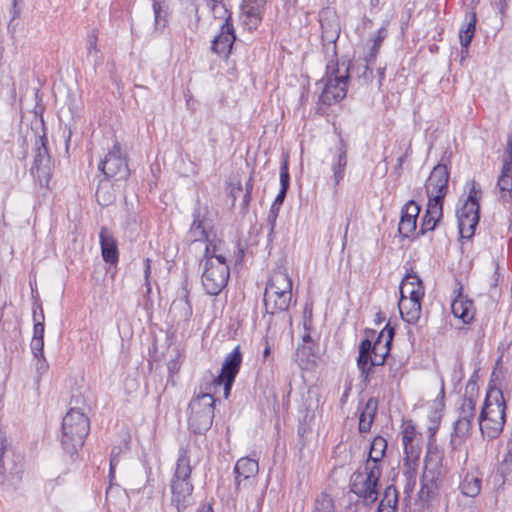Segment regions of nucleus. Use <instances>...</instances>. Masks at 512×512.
<instances>
[{
  "instance_id": "nucleus-64",
  "label": "nucleus",
  "mask_w": 512,
  "mask_h": 512,
  "mask_svg": "<svg viewBox=\"0 0 512 512\" xmlns=\"http://www.w3.org/2000/svg\"><path fill=\"white\" fill-rule=\"evenodd\" d=\"M410 151H411V144H409L405 153L397 159L396 169L400 170L402 168V165H403L404 161L406 160V158L408 157V154L410 153Z\"/></svg>"
},
{
  "instance_id": "nucleus-51",
  "label": "nucleus",
  "mask_w": 512,
  "mask_h": 512,
  "mask_svg": "<svg viewBox=\"0 0 512 512\" xmlns=\"http://www.w3.org/2000/svg\"><path fill=\"white\" fill-rule=\"evenodd\" d=\"M120 447H113L110 455V469H109V478L112 480L114 478L115 468L119 463V456L121 454Z\"/></svg>"
},
{
  "instance_id": "nucleus-11",
  "label": "nucleus",
  "mask_w": 512,
  "mask_h": 512,
  "mask_svg": "<svg viewBox=\"0 0 512 512\" xmlns=\"http://www.w3.org/2000/svg\"><path fill=\"white\" fill-rule=\"evenodd\" d=\"M99 170L105 175V179L114 178L116 181L126 180L130 175L126 157L123 155L120 144L115 143L111 150L99 163Z\"/></svg>"
},
{
  "instance_id": "nucleus-27",
  "label": "nucleus",
  "mask_w": 512,
  "mask_h": 512,
  "mask_svg": "<svg viewBox=\"0 0 512 512\" xmlns=\"http://www.w3.org/2000/svg\"><path fill=\"white\" fill-rule=\"evenodd\" d=\"M378 409V401L376 398L371 397L366 402V405L359 417V432L367 433L370 431Z\"/></svg>"
},
{
  "instance_id": "nucleus-23",
  "label": "nucleus",
  "mask_w": 512,
  "mask_h": 512,
  "mask_svg": "<svg viewBox=\"0 0 512 512\" xmlns=\"http://www.w3.org/2000/svg\"><path fill=\"white\" fill-rule=\"evenodd\" d=\"M476 12L471 10L466 13L464 22L459 31V39L462 49L468 50V47L474 37L475 29H476Z\"/></svg>"
},
{
  "instance_id": "nucleus-4",
  "label": "nucleus",
  "mask_w": 512,
  "mask_h": 512,
  "mask_svg": "<svg viewBox=\"0 0 512 512\" xmlns=\"http://www.w3.org/2000/svg\"><path fill=\"white\" fill-rule=\"evenodd\" d=\"M292 300V279L289 274L278 268L271 273L264 291L266 313L271 315L289 309Z\"/></svg>"
},
{
  "instance_id": "nucleus-2",
  "label": "nucleus",
  "mask_w": 512,
  "mask_h": 512,
  "mask_svg": "<svg viewBox=\"0 0 512 512\" xmlns=\"http://www.w3.org/2000/svg\"><path fill=\"white\" fill-rule=\"evenodd\" d=\"M506 402L500 389L488 391L479 415V428L484 437L497 438L503 430Z\"/></svg>"
},
{
  "instance_id": "nucleus-12",
  "label": "nucleus",
  "mask_w": 512,
  "mask_h": 512,
  "mask_svg": "<svg viewBox=\"0 0 512 512\" xmlns=\"http://www.w3.org/2000/svg\"><path fill=\"white\" fill-rule=\"evenodd\" d=\"M328 73H330L325 87L320 95V101L324 105L335 104L345 98L347 94L348 75L338 76V68L334 66H327Z\"/></svg>"
},
{
  "instance_id": "nucleus-41",
  "label": "nucleus",
  "mask_w": 512,
  "mask_h": 512,
  "mask_svg": "<svg viewBox=\"0 0 512 512\" xmlns=\"http://www.w3.org/2000/svg\"><path fill=\"white\" fill-rule=\"evenodd\" d=\"M34 159L51 160L45 135L36 138Z\"/></svg>"
},
{
  "instance_id": "nucleus-42",
  "label": "nucleus",
  "mask_w": 512,
  "mask_h": 512,
  "mask_svg": "<svg viewBox=\"0 0 512 512\" xmlns=\"http://www.w3.org/2000/svg\"><path fill=\"white\" fill-rule=\"evenodd\" d=\"M416 283L423 284L418 275L414 273H408L401 282L400 297H406L408 291H411V286H416Z\"/></svg>"
},
{
  "instance_id": "nucleus-14",
  "label": "nucleus",
  "mask_w": 512,
  "mask_h": 512,
  "mask_svg": "<svg viewBox=\"0 0 512 512\" xmlns=\"http://www.w3.org/2000/svg\"><path fill=\"white\" fill-rule=\"evenodd\" d=\"M221 19H224V23L221 25L219 34L212 41L211 50L220 56L228 57L236 40V35L231 15Z\"/></svg>"
},
{
  "instance_id": "nucleus-55",
  "label": "nucleus",
  "mask_w": 512,
  "mask_h": 512,
  "mask_svg": "<svg viewBox=\"0 0 512 512\" xmlns=\"http://www.w3.org/2000/svg\"><path fill=\"white\" fill-rule=\"evenodd\" d=\"M30 349L34 357H42L44 355V339L32 338Z\"/></svg>"
},
{
  "instance_id": "nucleus-30",
  "label": "nucleus",
  "mask_w": 512,
  "mask_h": 512,
  "mask_svg": "<svg viewBox=\"0 0 512 512\" xmlns=\"http://www.w3.org/2000/svg\"><path fill=\"white\" fill-rule=\"evenodd\" d=\"M45 315L43 312L42 304L36 300L33 304V337L36 339H44V326Z\"/></svg>"
},
{
  "instance_id": "nucleus-52",
  "label": "nucleus",
  "mask_w": 512,
  "mask_h": 512,
  "mask_svg": "<svg viewBox=\"0 0 512 512\" xmlns=\"http://www.w3.org/2000/svg\"><path fill=\"white\" fill-rule=\"evenodd\" d=\"M416 428L412 422H408L402 431V443L415 441Z\"/></svg>"
},
{
  "instance_id": "nucleus-57",
  "label": "nucleus",
  "mask_w": 512,
  "mask_h": 512,
  "mask_svg": "<svg viewBox=\"0 0 512 512\" xmlns=\"http://www.w3.org/2000/svg\"><path fill=\"white\" fill-rule=\"evenodd\" d=\"M420 210V206L414 200H410L403 206L401 211L406 214H415V218L417 219Z\"/></svg>"
},
{
  "instance_id": "nucleus-40",
  "label": "nucleus",
  "mask_w": 512,
  "mask_h": 512,
  "mask_svg": "<svg viewBox=\"0 0 512 512\" xmlns=\"http://www.w3.org/2000/svg\"><path fill=\"white\" fill-rule=\"evenodd\" d=\"M466 189L469 190L468 197L464 201L466 203H479L482 197V190L475 180H469L466 183Z\"/></svg>"
},
{
  "instance_id": "nucleus-38",
  "label": "nucleus",
  "mask_w": 512,
  "mask_h": 512,
  "mask_svg": "<svg viewBox=\"0 0 512 512\" xmlns=\"http://www.w3.org/2000/svg\"><path fill=\"white\" fill-rule=\"evenodd\" d=\"M397 503L398 492L393 485H390L385 489L383 498L381 499L379 506L389 509H397Z\"/></svg>"
},
{
  "instance_id": "nucleus-32",
  "label": "nucleus",
  "mask_w": 512,
  "mask_h": 512,
  "mask_svg": "<svg viewBox=\"0 0 512 512\" xmlns=\"http://www.w3.org/2000/svg\"><path fill=\"white\" fill-rule=\"evenodd\" d=\"M152 9L154 14V27L155 30H163L167 25V10L164 9L161 0H152Z\"/></svg>"
},
{
  "instance_id": "nucleus-50",
  "label": "nucleus",
  "mask_w": 512,
  "mask_h": 512,
  "mask_svg": "<svg viewBox=\"0 0 512 512\" xmlns=\"http://www.w3.org/2000/svg\"><path fill=\"white\" fill-rule=\"evenodd\" d=\"M374 64L368 63L364 60V63L361 66L357 67V75L359 78H362L366 83L372 81V68Z\"/></svg>"
},
{
  "instance_id": "nucleus-15",
  "label": "nucleus",
  "mask_w": 512,
  "mask_h": 512,
  "mask_svg": "<svg viewBox=\"0 0 512 512\" xmlns=\"http://www.w3.org/2000/svg\"><path fill=\"white\" fill-rule=\"evenodd\" d=\"M259 470L258 462L249 457L240 458L234 467L235 486L237 490L250 483V479L254 478Z\"/></svg>"
},
{
  "instance_id": "nucleus-56",
  "label": "nucleus",
  "mask_w": 512,
  "mask_h": 512,
  "mask_svg": "<svg viewBox=\"0 0 512 512\" xmlns=\"http://www.w3.org/2000/svg\"><path fill=\"white\" fill-rule=\"evenodd\" d=\"M279 210H280V207H275L273 205H271V207H270V210H269V213H268V217H267V222L270 225V233H269L270 235L274 231V228H275V225H276V220H277V217H278V214H279Z\"/></svg>"
},
{
  "instance_id": "nucleus-28",
  "label": "nucleus",
  "mask_w": 512,
  "mask_h": 512,
  "mask_svg": "<svg viewBox=\"0 0 512 512\" xmlns=\"http://www.w3.org/2000/svg\"><path fill=\"white\" fill-rule=\"evenodd\" d=\"M265 0H243L242 11L249 20L250 28H256L261 22V9Z\"/></svg>"
},
{
  "instance_id": "nucleus-47",
  "label": "nucleus",
  "mask_w": 512,
  "mask_h": 512,
  "mask_svg": "<svg viewBox=\"0 0 512 512\" xmlns=\"http://www.w3.org/2000/svg\"><path fill=\"white\" fill-rule=\"evenodd\" d=\"M280 186V188L287 190L290 186L289 164L287 156L283 159L280 166Z\"/></svg>"
},
{
  "instance_id": "nucleus-33",
  "label": "nucleus",
  "mask_w": 512,
  "mask_h": 512,
  "mask_svg": "<svg viewBox=\"0 0 512 512\" xmlns=\"http://www.w3.org/2000/svg\"><path fill=\"white\" fill-rule=\"evenodd\" d=\"M386 37L387 30L384 26H382L380 29H378L375 37L372 39L373 44L371 46L369 53L365 57L366 62L375 64L382 42Z\"/></svg>"
},
{
  "instance_id": "nucleus-45",
  "label": "nucleus",
  "mask_w": 512,
  "mask_h": 512,
  "mask_svg": "<svg viewBox=\"0 0 512 512\" xmlns=\"http://www.w3.org/2000/svg\"><path fill=\"white\" fill-rule=\"evenodd\" d=\"M208 6L214 14V17L222 18L231 15L229 10L223 4V0H208Z\"/></svg>"
},
{
  "instance_id": "nucleus-44",
  "label": "nucleus",
  "mask_w": 512,
  "mask_h": 512,
  "mask_svg": "<svg viewBox=\"0 0 512 512\" xmlns=\"http://www.w3.org/2000/svg\"><path fill=\"white\" fill-rule=\"evenodd\" d=\"M217 246L212 241H207L206 248L204 251L205 263L211 259L220 260L221 262H227L226 257L222 254H217Z\"/></svg>"
},
{
  "instance_id": "nucleus-7",
  "label": "nucleus",
  "mask_w": 512,
  "mask_h": 512,
  "mask_svg": "<svg viewBox=\"0 0 512 512\" xmlns=\"http://www.w3.org/2000/svg\"><path fill=\"white\" fill-rule=\"evenodd\" d=\"M23 466V457L0 432V485L15 488L22 479Z\"/></svg>"
},
{
  "instance_id": "nucleus-53",
  "label": "nucleus",
  "mask_w": 512,
  "mask_h": 512,
  "mask_svg": "<svg viewBox=\"0 0 512 512\" xmlns=\"http://www.w3.org/2000/svg\"><path fill=\"white\" fill-rule=\"evenodd\" d=\"M424 286L423 284H417L416 286H411V291H408L406 295V299H411L415 301L421 302L423 296H424Z\"/></svg>"
},
{
  "instance_id": "nucleus-63",
  "label": "nucleus",
  "mask_w": 512,
  "mask_h": 512,
  "mask_svg": "<svg viewBox=\"0 0 512 512\" xmlns=\"http://www.w3.org/2000/svg\"><path fill=\"white\" fill-rule=\"evenodd\" d=\"M22 0H12V8H11V14L12 19L17 18L20 15L21 9L19 7V3H21Z\"/></svg>"
},
{
  "instance_id": "nucleus-62",
  "label": "nucleus",
  "mask_w": 512,
  "mask_h": 512,
  "mask_svg": "<svg viewBox=\"0 0 512 512\" xmlns=\"http://www.w3.org/2000/svg\"><path fill=\"white\" fill-rule=\"evenodd\" d=\"M405 476L408 481L405 487V492L408 493L409 491H412L413 486L415 485V476L410 471H407Z\"/></svg>"
},
{
  "instance_id": "nucleus-10",
  "label": "nucleus",
  "mask_w": 512,
  "mask_h": 512,
  "mask_svg": "<svg viewBox=\"0 0 512 512\" xmlns=\"http://www.w3.org/2000/svg\"><path fill=\"white\" fill-rule=\"evenodd\" d=\"M230 269L227 262L211 259L204 265L202 285L207 294L216 296L227 285Z\"/></svg>"
},
{
  "instance_id": "nucleus-34",
  "label": "nucleus",
  "mask_w": 512,
  "mask_h": 512,
  "mask_svg": "<svg viewBox=\"0 0 512 512\" xmlns=\"http://www.w3.org/2000/svg\"><path fill=\"white\" fill-rule=\"evenodd\" d=\"M417 219L415 214H406L401 211V219L398 226V232L403 237H409L416 230Z\"/></svg>"
},
{
  "instance_id": "nucleus-22",
  "label": "nucleus",
  "mask_w": 512,
  "mask_h": 512,
  "mask_svg": "<svg viewBox=\"0 0 512 512\" xmlns=\"http://www.w3.org/2000/svg\"><path fill=\"white\" fill-rule=\"evenodd\" d=\"M189 236L193 242L208 241L209 239L205 218L200 208H195L193 211V222L189 229Z\"/></svg>"
},
{
  "instance_id": "nucleus-18",
  "label": "nucleus",
  "mask_w": 512,
  "mask_h": 512,
  "mask_svg": "<svg viewBox=\"0 0 512 512\" xmlns=\"http://www.w3.org/2000/svg\"><path fill=\"white\" fill-rule=\"evenodd\" d=\"M443 216V203L438 200H428L427 208L422 219L420 234L433 231Z\"/></svg>"
},
{
  "instance_id": "nucleus-59",
  "label": "nucleus",
  "mask_w": 512,
  "mask_h": 512,
  "mask_svg": "<svg viewBox=\"0 0 512 512\" xmlns=\"http://www.w3.org/2000/svg\"><path fill=\"white\" fill-rule=\"evenodd\" d=\"M453 370L454 371H453L452 381H454L455 383H460L464 377V373H463L462 363L459 360H457L454 363Z\"/></svg>"
},
{
  "instance_id": "nucleus-26",
  "label": "nucleus",
  "mask_w": 512,
  "mask_h": 512,
  "mask_svg": "<svg viewBox=\"0 0 512 512\" xmlns=\"http://www.w3.org/2000/svg\"><path fill=\"white\" fill-rule=\"evenodd\" d=\"M387 450V441L382 436H376L370 445L368 458L365 465H376L381 468L382 460Z\"/></svg>"
},
{
  "instance_id": "nucleus-19",
  "label": "nucleus",
  "mask_w": 512,
  "mask_h": 512,
  "mask_svg": "<svg viewBox=\"0 0 512 512\" xmlns=\"http://www.w3.org/2000/svg\"><path fill=\"white\" fill-rule=\"evenodd\" d=\"M477 390V384L473 380H469L466 385V393H469V396H464L461 402L460 407L458 408V417L459 420H470V422L474 421L476 414V399L473 396V392Z\"/></svg>"
},
{
  "instance_id": "nucleus-61",
  "label": "nucleus",
  "mask_w": 512,
  "mask_h": 512,
  "mask_svg": "<svg viewBox=\"0 0 512 512\" xmlns=\"http://www.w3.org/2000/svg\"><path fill=\"white\" fill-rule=\"evenodd\" d=\"M150 263H151V261L149 258L145 259L144 275H145V282H146L145 284H146L148 293L151 291L150 282H149V277H150V273H151Z\"/></svg>"
},
{
  "instance_id": "nucleus-8",
  "label": "nucleus",
  "mask_w": 512,
  "mask_h": 512,
  "mask_svg": "<svg viewBox=\"0 0 512 512\" xmlns=\"http://www.w3.org/2000/svg\"><path fill=\"white\" fill-rule=\"evenodd\" d=\"M366 476L360 472L353 473L350 491L363 499L365 505H372L378 499V482L382 470L376 465H365Z\"/></svg>"
},
{
  "instance_id": "nucleus-54",
  "label": "nucleus",
  "mask_w": 512,
  "mask_h": 512,
  "mask_svg": "<svg viewBox=\"0 0 512 512\" xmlns=\"http://www.w3.org/2000/svg\"><path fill=\"white\" fill-rule=\"evenodd\" d=\"M173 305L176 306V305H182L183 306V313H182V317H184L185 319H189L190 316L192 315V306L189 302V299H188V293L186 292L184 297L179 299V301H174L173 302Z\"/></svg>"
},
{
  "instance_id": "nucleus-48",
  "label": "nucleus",
  "mask_w": 512,
  "mask_h": 512,
  "mask_svg": "<svg viewBox=\"0 0 512 512\" xmlns=\"http://www.w3.org/2000/svg\"><path fill=\"white\" fill-rule=\"evenodd\" d=\"M407 460L415 461L419 458L421 449L415 441L403 443Z\"/></svg>"
},
{
  "instance_id": "nucleus-49",
  "label": "nucleus",
  "mask_w": 512,
  "mask_h": 512,
  "mask_svg": "<svg viewBox=\"0 0 512 512\" xmlns=\"http://www.w3.org/2000/svg\"><path fill=\"white\" fill-rule=\"evenodd\" d=\"M512 470V447L508 448L506 454L503 456V460L498 468V471L502 476H505Z\"/></svg>"
},
{
  "instance_id": "nucleus-9",
  "label": "nucleus",
  "mask_w": 512,
  "mask_h": 512,
  "mask_svg": "<svg viewBox=\"0 0 512 512\" xmlns=\"http://www.w3.org/2000/svg\"><path fill=\"white\" fill-rule=\"evenodd\" d=\"M241 363L242 353L240 347L236 346L234 350L225 357L220 374L208 383L214 388V392H217L218 388L223 387V396L224 398H228Z\"/></svg>"
},
{
  "instance_id": "nucleus-6",
  "label": "nucleus",
  "mask_w": 512,
  "mask_h": 512,
  "mask_svg": "<svg viewBox=\"0 0 512 512\" xmlns=\"http://www.w3.org/2000/svg\"><path fill=\"white\" fill-rule=\"evenodd\" d=\"M89 429L87 416L79 409L71 408L62 421L61 444L63 450L70 456L77 454L78 449L84 444Z\"/></svg>"
},
{
  "instance_id": "nucleus-35",
  "label": "nucleus",
  "mask_w": 512,
  "mask_h": 512,
  "mask_svg": "<svg viewBox=\"0 0 512 512\" xmlns=\"http://www.w3.org/2000/svg\"><path fill=\"white\" fill-rule=\"evenodd\" d=\"M95 197L101 206H108L114 201V194L110 191V185L106 179L105 181H100Z\"/></svg>"
},
{
  "instance_id": "nucleus-21",
  "label": "nucleus",
  "mask_w": 512,
  "mask_h": 512,
  "mask_svg": "<svg viewBox=\"0 0 512 512\" xmlns=\"http://www.w3.org/2000/svg\"><path fill=\"white\" fill-rule=\"evenodd\" d=\"M401 317L409 324H415L421 314V302L400 297L398 303Z\"/></svg>"
},
{
  "instance_id": "nucleus-25",
  "label": "nucleus",
  "mask_w": 512,
  "mask_h": 512,
  "mask_svg": "<svg viewBox=\"0 0 512 512\" xmlns=\"http://www.w3.org/2000/svg\"><path fill=\"white\" fill-rule=\"evenodd\" d=\"M512 160L505 162L502 167L501 175L498 179L497 186L499 187L501 198L503 201L512 202Z\"/></svg>"
},
{
  "instance_id": "nucleus-17",
  "label": "nucleus",
  "mask_w": 512,
  "mask_h": 512,
  "mask_svg": "<svg viewBox=\"0 0 512 512\" xmlns=\"http://www.w3.org/2000/svg\"><path fill=\"white\" fill-rule=\"evenodd\" d=\"M99 239L103 260L110 264H116L119 259L118 244L112 233L106 227H102Z\"/></svg>"
},
{
  "instance_id": "nucleus-5",
  "label": "nucleus",
  "mask_w": 512,
  "mask_h": 512,
  "mask_svg": "<svg viewBox=\"0 0 512 512\" xmlns=\"http://www.w3.org/2000/svg\"><path fill=\"white\" fill-rule=\"evenodd\" d=\"M214 393V388L206 383L205 386H201L200 393L189 403L188 424L195 434H204L212 426L215 405Z\"/></svg>"
},
{
  "instance_id": "nucleus-16",
  "label": "nucleus",
  "mask_w": 512,
  "mask_h": 512,
  "mask_svg": "<svg viewBox=\"0 0 512 512\" xmlns=\"http://www.w3.org/2000/svg\"><path fill=\"white\" fill-rule=\"evenodd\" d=\"M459 489L466 497H477L482 489V475L478 470L463 471L460 475Z\"/></svg>"
},
{
  "instance_id": "nucleus-43",
  "label": "nucleus",
  "mask_w": 512,
  "mask_h": 512,
  "mask_svg": "<svg viewBox=\"0 0 512 512\" xmlns=\"http://www.w3.org/2000/svg\"><path fill=\"white\" fill-rule=\"evenodd\" d=\"M321 27H322V39L328 40L330 42H335L336 39L339 37V26L337 23H328V26L326 27V24L321 21Z\"/></svg>"
},
{
  "instance_id": "nucleus-29",
  "label": "nucleus",
  "mask_w": 512,
  "mask_h": 512,
  "mask_svg": "<svg viewBox=\"0 0 512 512\" xmlns=\"http://www.w3.org/2000/svg\"><path fill=\"white\" fill-rule=\"evenodd\" d=\"M338 152L337 162L332 165L333 181L335 187L344 178V172L347 165V146L343 140L340 141Z\"/></svg>"
},
{
  "instance_id": "nucleus-31",
  "label": "nucleus",
  "mask_w": 512,
  "mask_h": 512,
  "mask_svg": "<svg viewBox=\"0 0 512 512\" xmlns=\"http://www.w3.org/2000/svg\"><path fill=\"white\" fill-rule=\"evenodd\" d=\"M480 215L475 214L473 217H457L458 229L461 238L471 239L475 233V229L479 223Z\"/></svg>"
},
{
  "instance_id": "nucleus-37",
  "label": "nucleus",
  "mask_w": 512,
  "mask_h": 512,
  "mask_svg": "<svg viewBox=\"0 0 512 512\" xmlns=\"http://www.w3.org/2000/svg\"><path fill=\"white\" fill-rule=\"evenodd\" d=\"M98 35L96 30H91L87 34V57L88 59H92L95 63H97L100 59L99 57V49L97 46Z\"/></svg>"
},
{
  "instance_id": "nucleus-39",
  "label": "nucleus",
  "mask_w": 512,
  "mask_h": 512,
  "mask_svg": "<svg viewBox=\"0 0 512 512\" xmlns=\"http://www.w3.org/2000/svg\"><path fill=\"white\" fill-rule=\"evenodd\" d=\"M473 422L470 420H459L456 419L454 422V435L458 438L465 439L470 435Z\"/></svg>"
},
{
  "instance_id": "nucleus-13",
  "label": "nucleus",
  "mask_w": 512,
  "mask_h": 512,
  "mask_svg": "<svg viewBox=\"0 0 512 512\" xmlns=\"http://www.w3.org/2000/svg\"><path fill=\"white\" fill-rule=\"evenodd\" d=\"M449 171L444 164L436 165L426 181V193L429 200L443 203L448 191Z\"/></svg>"
},
{
  "instance_id": "nucleus-60",
  "label": "nucleus",
  "mask_w": 512,
  "mask_h": 512,
  "mask_svg": "<svg viewBox=\"0 0 512 512\" xmlns=\"http://www.w3.org/2000/svg\"><path fill=\"white\" fill-rule=\"evenodd\" d=\"M287 191H288L287 189L280 188V191H279L278 195L276 196L275 200L273 201L272 205L275 207H281V205L283 204L285 197L287 195Z\"/></svg>"
},
{
  "instance_id": "nucleus-46",
  "label": "nucleus",
  "mask_w": 512,
  "mask_h": 512,
  "mask_svg": "<svg viewBox=\"0 0 512 512\" xmlns=\"http://www.w3.org/2000/svg\"><path fill=\"white\" fill-rule=\"evenodd\" d=\"M480 205L479 203H466L457 209V217H473L475 214H479Z\"/></svg>"
},
{
  "instance_id": "nucleus-3",
  "label": "nucleus",
  "mask_w": 512,
  "mask_h": 512,
  "mask_svg": "<svg viewBox=\"0 0 512 512\" xmlns=\"http://www.w3.org/2000/svg\"><path fill=\"white\" fill-rule=\"evenodd\" d=\"M192 467L188 451L185 448L179 450L174 474L171 479V502L177 512H182L193 503V484L191 482Z\"/></svg>"
},
{
  "instance_id": "nucleus-1",
  "label": "nucleus",
  "mask_w": 512,
  "mask_h": 512,
  "mask_svg": "<svg viewBox=\"0 0 512 512\" xmlns=\"http://www.w3.org/2000/svg\"><path fill=\"white\" fill-rule=\"evenodd\" d=\"M375 334V330L367 329V338L362 340L359 346L357 367L365 381L372 374L374 366H382L385 363L391 350L395 329L387 324L372 342L370 337L373 338Z\"/></svg>"
},
{
  "instance_id": "nucleus-24",
  "label": "nucleus",
  "mask_w": 512,
  "mask_h": 512,
  "mask_svg": "<svg viewBox=\"0 0 512 512\" xmlns=\"http://www.w3.org/2000/svg\"><path fill=\"white\" fill-rule=\"evenodd\" d=\"M30 172L41 187H47L52 176V161L34 159Z\"/></svg>"
},
{
  "instance_id": "nucleus-20",
  "label": "nucleus",
  "mask_w": 512,
  "mask_h": 512,
  "mask_svg": "<svg viewBox=\"0 0 512 512\" xmlns=\"http://www.w3.org/2000/svg\"><path fill=\"white\" fill-rule=\"evenodd\" d=\"M451 310L455 317L464 323H469L474 318L473 302L462 294H459L451 304Z\"/></svg>"
},
{
  "instance_id": "nucleus-58",
  "label": "nucleus",
  "mask_w": 512,
  "mask_h": 512,
  "mask_svg": "<svg viewBox=\"0 0 512 512\" xmlns=\"http://www.w3.org/2000/svg\"><path fill=\"white\" fill-rule=\"evenodd\" d=\"M36 359V363H35V366H36V371L39 375H43L45 374L48 369H49V364L45 358L44 355L39 356V357H34Z\"/></svg>"
},
{
  "instance_id": "nucleus-36",
  "label": "nucleus",
  "mask_w": 512,
  "mask_h": 512,
  "mask_svg": "<svg viewBox=\"0 0 512 512\" xmlns=\"http://www.w3.org/2000/svg\"><path fill=\"white\" fill-rule=\"evenodd\" d=\"M313 512H335L333 499L325 492H322L314 503Z\"/></svg>"
}]
</instances>
